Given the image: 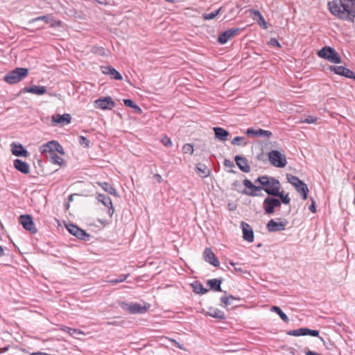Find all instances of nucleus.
<instances>
[{"label": "nucleus", "instance_id": "nucleus-1", "mask_svg": "<svg viewBox=\"0 0 355 355\" xmlns=\"http://www.w3.org/2000/svg\"><path fill=\"white\" fill-rule=\"evenodd\" d=\"M256 182H259L263 187V189L268 194L271 196H276L279 194V190H280V182L279 180L274 178H270L268 176H261L259 177ZM243 185L247 189L243 191V193L249 196H261L262 188L260 187L255 186L253 183L248 179L243 180Z\"/></svg>", "mask_w": 355, "mask_h": 355}, {"label": "nucleus", "instance_id": "nucleus-2", "mask_svg": "<svg viewBox=\"0 0 355 355\" xmlns=\"http://www.w3.org/2000/svg\"><path fill=\"white\" fill-rule=\"evenodd\" d=\"M329 12L340 19L354 22L355 18V0L332 1L328 3Z\"/></svg>", "mask_w": 355, "mask_h": 355}, {"label": "nucleus", "instance_id": "nucleus-3", "mask_svg": "<svg viewBox=\"0 0 355 355\" xmlns=\"http://www.w3.org/2000/svg\"><path fill=\"white\" fill-rule=\"evenodd\" d=\"M40 152L53 164L61 166L64 163V159L62 157L64 155V148L56 141L52 140L42 144L40 147Z\"/></svg>", "mask_w": 355, "mask_h": 355}, {"label": "nucleus", "instance_id": "nucleus-4", "mask_svg": "<svg viewBox=\"0 0 355 355\" xmlns=\"http://www.w3.org/2000/svg\"><path fill=\"white\" fill-rule=\"evenodd\" d=\"M120 306L124 311L130 314L145 313L149 310L150 307V305L146 302H144L143 304H139L137 302H121Z\"/></svg>", "mask_w": 355, "mask_h": 355}, {"label": "nucleus", "instance_id": "nucleus-5", "mask_svg": "<svg viewBox=\"0 0 355 355\" xmlns=\"http://www.w3.org/2000/svg\"><path fill=\"white\" fill-rule=\"evenodd\" d=\"M28 74V70L26 68H16L8 72L3 80L8 84H16L26 78Z\"/></svg>", "mask_w": 355, "mask_h": 355}, {"label": "nucleus", "instance_id": "nucleus-6", "mask_svg": "<svg viewBox=\"0 0 355 355\" xmlns=\"http://www.w3.org/2000/svg\"><path fill=\"white\" fill-rule=\"evenodd\" d=\"M318 55L332 63L339 64L341 62V59L338 53L330 46L323 47L318 52Z\"/></svg>", "mask_w": 355, "mask_h": 355}, {"label": "nucleus", "instance_id": "nucleus-7", "mask_svg": "<svg viewBox=\"0 0 355 355\" xmlns=\"http://www.w3.org/2000/svg\"><path fill=\"white\" fill-rule=\"evenodd\" d=\"M268 157L270 163L275 167L284 168L286 166L287 161L285 155L278 150H271L268 153Z\"/></svg>", "mask_w": 355, "mask_h": 355}, {"label": "nucleus", "instance_id": "nucleus-8", "mask_svg": "<svg viewBox=\"0 0 355 355\" xmlns=\"http://www.w3.org/2000/svg\"><path fill=\"white\" fill-rule=\"evenodd\" d=\"M94 103L96 108L103 110H112L115 107V103L110 96L100 98L96 100Z\"/></svg>", "mask_w": 355, "mask_h": 355}, {"label": "nucleus", "instance_id": "nucleus-9", "mask_svg": "<svg viewBox=\"0 0 355 355\" xmlns=\"http://www.w3.org/2000/svg\"><path fill=\"white\" fill-rule=\"evenodd\" d=\"M19 223L23 227L30 232L31 234H36L37 230L33 221V218L30 215H21L19 217Z\"/></svg>", "mask_w": 355, "mask_h": 355}, {"label": "nucleus", "instance_id": "nucleus-10", "mask_svg": "<svg viewBox=\"0 0 355 355\" xmlns=\"http://www.w3.org/2000/svg\"><path fill=\"white\" fill-rule=\"evenodd\" d=\"M281 202L278 199L272 198H266L263 203V208L267 214H272L274 213L275 207H280Z\"/></svg>", "mask_w": 355, "mask_h": 355}, {"label": "nucleus", "instance_id": "nucleus-11", "mask_svg": "<svg viewBox=\"0 0 355 355\" xmlns=\"http://www.w3.org/2000/svg\"><path fill=\"white\" fill-rule=\"evenodd\" d=\"M71 116L69 114H64L62 115L56 114L51 116V123L53 125H60L63 126L71 123Z\"/></svg>", "mask_w": 355, "mask_h": 355}, {"label": "nucleus", "instance_id": "nucleus-12", "mask_svg": "<svg viewBox=\"0 0 355 355\" xmlns=\"http://www.w3.org/2000/svg\"><path fill=\"white\" fill-rule=\"evenodd\" d=\"M329 69L338 75H340L349 78L355 79V73L350 69H347L343 66H330Z\"/></svg>", "mask_w": 355, "mask_h": 355}, {"label": "nucleus", "instance_id": "nucleus-13", "mask_svg": "<svg viewBox=\"0 0 355 355\" xmlns=\"http://www.w3.org/2000/svg\"><path fill=\"white\" fill-rule=\"evenodd\" d=\"M40 20L49 24L51 27H59L61 26V21L60 20H57V19H54L51 15H44V16L37 17L36 18L31 19L30 22L33 23V22L37 21H40Z\"/></svg>", "mask_w": 355, "mask_h": 355}, {"label": "nucleus", "instance_id": "nucleus-14", "mask_svg": "<svg viewBox=\"0 0 355 355\" xmlns=\"http://www.w3.org/2000/svg\"><path fill=\"white\" fill-rule=\"evenodd\" d=\"M239 28H231L222 33L218 38L219 43L224 44L239 33Z\"/></svg>", "mask_w": 355, "mask_h": 355}, {"label": "nucleus", "instance_id": "nucleus-15", "mask_svg": "<svg viewBox=\"0 0 355 355\" xmlns=\"http://www.w3.org/2000/svg\"><path fill=\"white\" fill-rule=\"evenodd\" d=\"M97 200L101 202L104 206L108 208V214L110 217L114 213V209L113 207L112 200L110 197L106 196L103 194H98L96 197Z\"/></svg>", "mask_w": 355, "mask_h": 355}, {"label": "nucleus", "instance_id": "nucleus-16", "mask_svg": "<svg viewBox=\"0 0 355 355\" xmlns=\"http://www.w3.org/2000/svg\"><path fill=\"white\" fill-rule=\"evenodd\" d=\"M203 257L205 260L215 267H218L220 262L218 258L216 257L213 251L209 248H207L203 252Z\"/></svg>", "mask_w": 355, "mask_h": 355}, {"label": "nucleus", "instance_id": "nucleus-17", "mask_svg": "<svg viewBox=\"0 0 355 355\" xmlns=\"http://www.w3.org/2000/svg\"><path fill=\"white\" fill-rule=\"evenodd\" d=\"M10 147L12 155L15 156L24 157L29 156V153L20 144L12 143Z\"/></svg>", "mask_w": 355, "mask_h": 355}, {"label": "nucleus", "instance_id": "nucleus-18", "mask_svg": "<svg viewBox=\"0 0 355 355\" xmlns=\"http://www.w3.org/2000/svg\"><path fill=\"white\" fill-rule=\"evenodd\" d=\"M243 238L245 241L252 243L254 241V232L250 225L245 222L241 223Z\"/></svg>", "mask_w": 355, "mask_h": 355}, {"label": "nucleus", "instance_id": "nucleus-19", "mask_svg": "<svg viewBox=\"0 0 355 355\" xmlns=\"http://www.w3.org/2000/svg\"><path fill=\"white\" fill-rule=\"evenodd\" d=\"M101 69L103 74L109 75L112 78L115 80H122V76L120 73L111 66H101Z\"/></svg>", "mask_w": 355, "mask_h": 355}, {"label": "nucleus", "instance_id": "nucleus-20", "mask_svg": "<svg viewBox=\"0 0 355 355\" xmlns=\"http://www.w3.org/2000/svg\"><path fill=\"white\" fill-rule=\"evenodd\" d=\"M246 134L248 136L252 137H264L269 138L272 135V132L269 130H265L261 128L254 130L253 128H248L246 130Z\"/></svg>", "mask_w": 355, "mask_h": 355}, {"label": "nucleus", "instance_id": "nucleus-21", "mask_svg": "<svg viewBox=\"0 0 355 355\" xmlns=\"http://www.w3.org/2000/svg\"><path fill=\"white\" fill-rule=\"evenodd\" d=\"M286 222H276L270 220L267 224V229L269 232H278L285 230Z\"/></svg>", "mask_w": 355, "mask_h": 355}, {"label": "nucleus", "instance_id": "nucleus-22", "mask_svg": "<svg viewBox=\"0 0 355 355\" xmlns=\"http://www.w3.org/2000/svg\"><path fill=\"white\" fill-rule=\"evenodd\" d=\"M235 162L238 167L243 172L248 173L250 171V165L246 158L236 155L235 157Z\"/></svg>", "mask_w": 355, "mask_h": 355}, {"label": "nucleus", "instance_id": "nucleus-23", "mask_svg": "<svg viewBox=\"0 0 355 355\" xmlns=\"http://www.w3.org/2000/svg\"><path fill=\"white\" fill-rule=\"evenodd\" d=\"M13 165L17 171L24 174H28L30 172L29 165L21 159H17L14 160Z\"/></svg>", "mask_w": 355, "mask_h": 355}, {"label": "nucleus", "instance_id": "nucleus-24", "mask_svg": "<svg viewBox=\"0 0 355 355\" xmlns=\"http://www.w3.org/2000/svg\"><path fill=\"white\" fill-rule=\"evenodd\" d=\"M24 92L41 96L46 92V88L44 86L33 85L30 87H25Z\"/></svg>", "mask_w": 355, "mask_h": 355}, {"label": "nucleus", "instance_id": "nucleus-25", "mask_svg": "<svg viewBox=\"0 0 355 355\" xmlns=\"http://www.w3.org/2000/svg\"><path fill=\"white\" fill-rule=\"evenodd\" d=\"M68 230L71 234L80 239H84L87 236L84 230L73 225H70L68 227Z\"/></svg>", "mask_w": 355, "mask_h": 355}, {"label": "nucleus", "instance_id": "nucleus-26", "mask_svg": "<svg viewBox=\"0 0 355 355\" xmlns=\"http://www.w3.org/2000/svg\"><path fill=\"white\" fill-rule=\"evenodd\" d=\"M214 131L215 133V136L218 139L225 141L227 140V137L229 136V132L225 130L224 128L216 127L214 128Z\"/></svg>", "mask_w": 355, "mask_h": 355}, {"label": "nucleus", "instance_id": "nucleus-27", "mask_svg": "<svg viewBox=\"0 0 355 355\" xmlns=\"http://www.w3.org/2000/svg\"><path fill=\"white\" fill-rule=\"evenodd\" d=\"M296 190L302 195L304 200H306L308 198L309 189L307 185L302 181L297 184V186H295Z\"/></svg>", "mask_w": 355, "mask_h": 355}, {"label": "nucleus", "instance_id": "nucleus-28", "mask_svg": "<svg viewBox=\"0 0 355 355\" xmlns=\"http://www.w3.org/2000/svg\"><path fill=\"white\" fill-rule=\"evenodd\" d=\"M96 184L101 187L102 189L107 193L111 194V195H116V189L109 183L107 182H98Z\"/></svg>", "mask_w": 355, "mask_h": 355}, {"label": "nucleus", "instance_id": "nucleus-29", "mask_svg": "<svg viewBox=\"0 0 355 355\" xmlns=\"http://www.w3.org/2000/svg\"><path fill=\"white\" fill-rule=\"evenodd\" d=\"M207 315L212 318L220 320L225 318L224 313L220 310L216 309H210L209 311L207 312Z\"/></svg>", "mask_w": 355, "mask_h": 355}, {"label": "nucleus", "instance_id": "nucleus-30", "mask_svg": "<svg viewBox=\"0 0 355 355\" xmlns=\"http://www.w3.org/2000/svg\"><path fill=\"white\" fill-rule=\"evenodd\" d=\"M196 170L198 174L201 177H207L209 175V171L207 167L204 165L199 164L196 166Z\"/></svg>", "mask_w": 355, "mask_h": 355}, {"label": "nucleus", "instance_id": "nucleus-31", "mask_svg": "<svg viewBox=\"0 0 355 355\" xmlns=\"http://www.w3.org/2000/svg\"><path fill=\"white\" fill-rule=\"evenodd\" d=\"M234 300H239V298L235 297L232 295L223 296L220 298V301L225 307L232 305Z\"/></svg>", "mask_w": 355, "mask_h": 355}, {"label": "nucleus", "instance_id": "nucleus-32", "mask_svg": "<svg viewBox=\"0 0 355 355\" xmlns=\"http://www.w3.org/2000/svg\"><path fill=\"white\" fill-rule=\"evenodd\" d=\"M220 284L221 281L217 279L209 280L207 282V284L210 286V288L216 291H221Z\"/></svg>", "mask_w": 355, "mask_h": 355}, {"label": "nucleus", "instance_id": "nucleus-33", "mask_svg": "<svg viewBox=\"0 0 355 355\" xmlns=\"http://www.w3.org/2000/svg\"><path fill=\"white\" fill-rule=\"evenodd\" d=\"M271 311L275 312L276 313H277L279 315V316L280 317V318L285 322H288L289 321V319L288 318V316L282 311V309L278 307V306H272L271 308Z\"/></svg>", "mask_w": 355, "mask_h": 355}, {"label": "nucleus", "instance_id": "nucleus-34", "mask_svg": "<svg viewBox=\"0 0 355 355\" xmlns=\"http://www.w3.org/2000/svg\"><path fill=\"white\" fill-rule=\"evenodd\" d=\"M287 334L293 336H306L305 328H300L295 330H291L287 332Z\"/></svg>", "mask_w": 355, "mask_h": 355}, {"label": "nucleus", "instance_id": "nucleus-35", "mask_svg": "<svg viewBox=\"0 0 355 355\" xmlns=\"http://www.w3.org/2000/svg\"><path fill=\"white\" fill-rule=\"evenodd\" d=\"M275 196L279 197L281 198L282 202L285 205H288L290 203L291 198L288 197V193L284 194L283 192H280L279 191V194L276 195Z\"/></svg>", "mask_w": 355, "mask_h": 355}, {"label": "nucleus", "instance_id": "nucleus-36", "mask_svg": "<svg viewBox=\"0 0 355 355\" xmlns=\"http://www.w3.org/2000/svg\"><path fill=\"white\" fill-rule=\"evenodd\" d=\"M288 181L294 187L297 186V184L302 182L297 177L290 175H287Z\"/></svg>", "mask_w": 355, "mask_h": 355}, {"label": "nucleus", "instance_id": "nucleus-37", "mask_svg": "<svg viewBox=\"0 0 355 355\" xmlns=\"http://www.w3.org/2000/svg\"><path fill=\"white\" fill-rule=\"evenodd\" d=\"M182 152L184 154L192 155L193 153V147L190 144H186L182 146Z\"/></svg>", "mask_w": 355, "mask_h": 355}, {"label": "nucleus", "instance_id": "nucleus-38", "mask_svg": "<svg viewBox=\"0 0 355 355\" xmlns=\"http://www.w3.org/2000/svg\"><path fill=\"white\" fill-rule=\"evenodd\" d=\"M162 144L166 147H171L173 145L171 139L166 135H164L161 139Z\"/></svg>", "mask_w": 355, "mask_h": 355}, {"label": "nucleus", "instance_id": "nucleus-39", "mask_svg": "<svg viewBox=\"0 0 355 355\" xmlns=\"http://www.w3.org/2000/svg\"><path fill=\"white\" fill-rule=\"evenodd\" d=\"M220 11V8L218 9L215 12L205 14L203 16L204 19H207V20L212 19L219 14Z\"/></svg>", "mask_w": 355, "mask_h": 355}, {"label": "nucleus", "instance_id": "nucleus-40", "mask_svg": "<svg viewBox=\"0 0 355 355\" xmlns=\"http://www.w3.org/2000/svg\"><path fill=\"white\" fill-rule=\"evenodd\" d=\"M78 139L80 145L83 146L85 148L89 147L90 142L85 137L80 136L78 137Z\"/></svg>", "mask_w": 355, "mask_h": 355}, {"label": "nucleus", "instance_id": "nucleus-41", "mask_svg": "<svg viewBox=\"0 0 355 355\" xmlns=\"http://www.w3.org/2000/svg\"><path fill=\"white\" fill-rule=\"evenodd\" d=\"M318 119L315 116H308L304 119L301 120V123H314L317 121Z\"/></svg>", "mask_w": 355, "mask_h": 355}, {"label": "nucleus", "instance_id": "nucleus-42", "mask_svg": "<svg viewBox=\"0 0 355 355\" xmlns=\"http://www.w3.org/2000/svg\"><path fill=\"white\" fill-rule=\"evenodd\" d=\"M68 334L70 335L71 336H74L76 334H77V335H84L85 334L82 331H80L79 329L70 327V329H69Z\"/></svg>", "mask_w": 355, "mask_h": 355}, {"label": "nucleus", "instance_id": "nucleus-43", "mask_svg": "<svg viewBox=\"0 0 355 355\" xmlns=\"http://www.w3.org/2000/svg\"><path fill=\"white\" fill-rule=\"evenodd\" d=\"M305 334L311 336H318L319 331L317 330H311L308 328H305Z\"/></svg>", "mask_w": 355, "mask_h": 355}, {"label": "nucleus", "instance_id": "nucleus-44", "mask_svg": "<svg viewBox=\"0 0 355 355\" xmlns=\"http://www.w3.org/2000/svg\"><path fill=\"white\" fill-rule=\"evenodd\" d=\"M268 44L271 46H276L277 48H281V44L275 38H271Z\"/></svg>", "mask_w": 355, "mask_h": 355}, {"label": "nucleus", "instance_id": "nucleus-45", "mask_svg": "<svg viewBox=\"0 0 355 355\" xmlns=\"http://www.w3.org/2000/svg\"><path fill=\"white\" fill-rule=\"evenodd\" d=\"M245 140V138L243 137H236L233 139L232 141V144L234 145L239 146L241 145V141H243Z\"/></svg>", "mask_w": 355, "mask_h": 355}, {"label": "nucleus", "instance_id": "nucleus-46", "mask_svg": "<svg viewBox=\"0 0 355 355\" xmlns=\"http://www.w3.org/2000/svg\"><path fill=\"white\" fill-rule=\"evenodd\" d=\"M258 24L259 26H262L263 28H264V29H267L268 28L267 23L265 21V19H264L263 16H261V17H260V18H259Z\"/></svg>", "mask_w": 355, "mask_h": 355}, {"label": "nucleus", "instance_id": "nucleus-47", "mask_svg": "<svg viewBox=\"0 0 355 355\" xmlns=\"http://www.w3.org/2000/svg\"><path fill=\"white\" fill-rule=\"evenodd\" d=\"M124 105L127 107L134 108V107L137 105L133 101L130 99H125L123 101Z\"/></svg>", "mask_w": 355, "mask_h": 355}, {"label": "nucleus", "instance_id": "nucleus-48", "mask_svg": "<svg viewBox=\"0 0 355 355\" xmlns=\"http://www.w3.org/2000/svg\"><path fill=\"white\" fill-rule=\"evenodd\" d=\"M251 13L253 15L254 18V17H258V19H259V18H260V17L262 16L261 12L259 11H258V10H252L251 11Z\"/></svg>", "mask_w": 355, "mask_h": 355}, {"label": "nucleus", "instance_id": "nucleus-49", "mask_svg": "<svg viewBox=\"0 0 355 355\" xmlns=\"http://www.w3.org/2000/svg\"><path fill=\"white\" fill-rule=\"evenodd\" d=\"M128 277V275H121L117 279L119 283L124 282Z\"/></svg>", "mask_w": 355, "mask_h": 355}, {"label": "nucleus", "instance_id": "nucleus-50", "mask_svg": "<svg viewBox=\"0 0 355 355\" xmlns=\"http://www.w3.org/2000/svg\"><path fill=\"white\" fill-rule=\"evenodd\" d=\"M128 277V275H121L117 279L119 283L124 282Z\"/></svg>", "mask_w": 355, "mask_h": 355}, {"label": "nucleus", "instance_id": "nucleus-51", "mask_svg": "<svg viewBox=\"0 0 355 355\" xmlns=\"http://www.w3.org/2000/svg\"><path fill=\"white\" fill-rule=\"evenodd\" d=\"M60 329L62 331H64V332H67L68 334L69 332V329H70V327H67L65 325H60Z\"/></svg>", "mask_w": 355, "mask_h": 355}, {"label": "nucleus", "instance_id": "nucleus-52", "mask_svg": "<svg viewBox=\"0 0 355 355\" xmlns=\"http://www.w3.org/2000/svg\"><path fill=\"white\" fill-rule=\"evenodd\" d=\"M154 178H155V180L159 183L162 182V178L161 175H159L158 173H156L154 175Z\"/></svg>", "mask_w": 355, "mask_h": 355}, {"label": "nucleus", "instance_id": "nucleus-53", "mask_svg": "<svg viewBox=\"0 0 355 355\" xmlns=\"http://www.w3.org/2000/svg\"><path fill=\"white\" fill-rule=\"evenodd\" d=\"M135 111L138 113V114H141L142 113V110L137 105H136L134 108Z\"/></svg>", "mask_w": 355, "mask_h": 355}, {"label": "nucleus", "instance_id": "nucleus-54", "mask_svg": "<svg viewBox=\"0 0 355 355\" xmlns=\"http://www.w3.org/2000/svg\"><path fill=\"white\" fill-rule=\"evenodd\" d=\"M309 209L313 212V213H315L316 211V209H315V204H314V202L313 201L311 205L309 207Z\"/></svg>", "mask_w": 355, "mask_h": 355}, {"label": "nucleus", "instance_id": "nucleus-55", "mask_svg": "<svg viewBox=\"0 0 355 355\" xmlns=\"http://www.w3.org/2000/svg\"><path fill=\"white\" fill-rule=\"evenodd\" d=\"M173 343H174L175 345H176L180 349H183V347L175 340L171 339V340Z\"/></svg>", "mask_w": 355, "mask_h": 355}, {"label": "nucleus", "instance_id": "nucleus-56", "mask_svg": "<svg viewBox=\"0 0 355 355\" xmlns=\"http://www.w3.org/2000/svg\"><path fill=\"white\" fill-rule=\"evenodd\" d=\"M110 283L113 284H118L119 282L117 280V279H111L109 281Z\"/></svg>", "mask_w": 355, "mask_h": 355}, {"label": "nucleus", "instance_id": "nucleus-57", "mask_svg": "<svg viewBox=\"0 0 355 355\" xmlns=\"http://www.w3.org/2000/svg\"><path fill=\"white\" fill-rule=\"evenodd\" d=\"M3 250L1 248V246H0V257L3 256Z\"/></svg>", "mask_w": 355, "mask_h": 355}, {"label": "nucleus", "instance_id": "nucleus-58", "mask_svg": "<svg viewBox=\"0 0 355 355\" xmlns=\"http://www.w3.org/2000/svg\"><path fill=\"white\" fill-rule=\"evenodd\" d=\"M201 289H202L201 293H205L207 291L206 289H203L202 288Z\"/></svg>", "mask_w": 355, "mask_h": 355}, {"label": "nucleus", "instance_id": "nucleus-59", "mask_svg": "<svg viewBox=\"0 0 355 355\" xmlns=\"http://www.w3.org/2000/svg\"><path fill=\"white\" fill-rule=\"evenodd\" d=\"M166 1H168V2H173L175 0H165Z\"/></svg>", "mask_w": 355, "mask_h": 355}, {"label": "nucleus", "instance_id": "nucleus-60", "mask_svg": "<svg viewBox=\"0 0 355 355\" xmlns=\"http://www.w3.org/2000/svg\"><path fill=\"white\" fill-rule=\"evenodd\" d=\"M230 264H231L232 266H234V263L233 262H230Z\"/></svg>", "mask_w": 355, "mask_h": 355}]
</instances>
